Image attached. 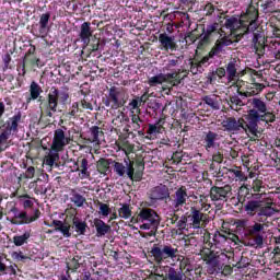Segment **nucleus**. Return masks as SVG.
Listing matches in <instances>:
<instances>
[{"mask_svg":"<svg viewBox=\"0 0 280 280\" xmlns=\"http://www.w3.org/2000/svg\"><path fill=\"white\" fill-rule=\"evenodd\" d=\"M69 143V139L67 135H65V130L58 128L54 131V138L51 143L52 152H62L65 150V145Z\"/></svg>","mask_w":280,"mask_h":280,"instance_id":"nucleus-22","label":"nucleus"},{"mask_svg":"<svg viewBox=\"0 0 280 280\" xmlns=\"http://www.w3.org/2000/svg\"><path fill=\"white\" fill-rule=\"evenodd\" d=\"M218 141H220V135L213 130L203 131L201 136V142L206 152H211L218 148Z\"/></svg>","mask_w":280,"mask_h":280,"instance_id":"nucleus-20","label":"nucleus"},{"mask_svg":"<svg viewBox=\"0 0 280 280\" xmlns=\"http://www.w3.org/2000/svg\"><path fill=\"white\" fill-rule=\"evenodd\" d=\"M218 43L223 46V48L229 47L230 45H233V40L229 37H222L221 39H218Z\"/></svg>","mask_w":280,"mask_h":280,"instance_id":"nucleus-62","label":"nucleus"},{"mask_svg":"<svg viewBox=\"0 0 280 280\" xmlns=\"http://www.w3.org/2000/svg\"><path fill=\"white\" fill-rule=\"evenodd\" d=\"M240 59L232 58L226 65V74L229 80L237 78V69H240Z\"/></svg>","mask_w":280,"mask_h":280,"instance_id":"nucleus-31","label":"nucleus"},{"mask_svg":"<svg viewBox=\"0 0 280 280\" xmlns=\"http://www.w3.org/2000/svg\"><path fill=\"white\" fill-rule=\"evenodd\" d=\"M75 172H80L83 178H90L91 172H89V160L86 158L80 156L74 162Z\"/></svg>","mask_w":280,"mask_h":280,"instance_id":"nucleus-30","label":"nucleus"},{"mask_svg":"<svg viewBox=\"0 0 280 280\" xmlns=\"http://www.w3.org/2000/svg\"><path fill=\"white\" fill-rule=\"evenodd\" d=\"M166 280H185V272L182 269L168 267L166 272Z\"/></svg>","mask_w":280,"mask_h":280,"instance_id":"nucleus-37","label":"nucleus"},{"mask_svg":"<svg viewBox=\"0 0 280 280\" xmlns=\"http://www.w3.org/2000/svg\"><path fill=\"white\" fill-rule=\"evenodd\" d=\"M85 110H93V103L86 96L78 102H73L68 112H66L65 117L67 119H78Z\"/></svg>","mask_w":280,"mask_h":280,"instance_id":"nucleus-13","label":"nucleus"},{"mask_svg":"<svg viewBox=\"0 0 280 280\" xmlns=\"http://www.w3.org/2000/svg\"><path fill=\"white\" fill-rule=\"evenodd\" d=\"M170 188L166 185H159L151 189L150 199L151 200H168Z\"/></svg>","mask_w":280,"mask_h":280,"instance_id":"nucleus-26","label":"nucleus"},{"mask_svg":"<svg viewBox=\"0 0 280 280\" xmlns=\"http://www.w3.org/2000/svg\"><path fill=\"white\" fill-rule=\"evenodd\" d=\"M160 49L162 51H177L178 44H176V37L162 33L159 35Z\"/></svg>","mask_w":280,"mask_h":280,"instance_id":"nucleus-23","label":"nucleus"},{"mask_svg":"<svg viewBox=\"0 0 280 280\" xmlns=\"http://www.w3.org/2000/svg\"><path fill=\"white\" fill-rule=\"evenodd\" d=\"M119 95H121V92L117 86L109 88L108 95L103 100V104L113 110L121 108L124 104H126V101H124V98H119Z\"/></svg>","mask_w":280,"mask_h":280,"instance_id":"nucleus-16","label":"nucleus"},{"mask_svg":"<svg viewBox=\"0 0 280 280\" xmlns=\"http://www.w3.org/2000/svg\"><path fill=\"white\" fill-rule=\"evenodd\" d=\"M72 224V229H74L78 235H86V229H89V224H86L85 221H82V219L78 217H73Z\"/></svg>","mask_w":280,"mask_h":280,"instance_id":"nucleus-33","label":"nucleus"},{"mask_svg":"<svg viewBox=\"0 0 280 280\" xmlns=\"http://www.w3.org/2000/svg\"><path fill=\"white\" fill-rule=\"evenodd\" d=\"M212 161L214 163H222V161H224V154H222L220 151L213 153Z\"/></svg>","mask_w":280,"mask_h":280,"instance_id":"nucleus-61","label":"nucleus"},{"mask_svg":"<svg viewBox=\"0 0 280 280\" xmlns=\"http://www.w3.org/2000/svg\"><path fill=\"white\" fill-rule=\"evenodd\" d=\"M50 226H55V231L62 234L63 237H71V223L67 220H54Z\"/></svg>","mask_w":280,"mask_h":280,"instance_id":"nucleus-28","label":"nucleus"},{"mask_svg":"<svg viewBox=\"0 0 280 280\" xmlns=\"http://www.w3.org/2000/svg\"><path fill=\"white\" fill-rule=\"evenodd\" d=\"M2 62H3L2 71H8V69H10V63L12 62V56H10V54L7 52L2 57Z\"/></svg>","mask_w":280,"mask_h":280,"instance_id":"nucleus-55","label":"nucleus"},{"mask_svg":"<svg viewBox=\"0 0 280 280\" xmlns=\"http://www.w3.org/2000/svg\"><path fill=\"white\" fill-rule=\"evenodd\" d=\"M118 215L122 218V220H129V218H132V207H130L129 203H120Z\"/></svg>","mask_w":280,"mask_h":280,"instance_id":"nucleus-41","label":"nucleus"},{"mask_svg":"<svg viewBox=\"0 0 280 280\" xmlns=\"http://www.w3.org/2000/svg\"><path fill=\"white\" fill-rule=\"evenodd\" d=\"M98 206L101 215L108 218V215H110V207L102 201H98Z\"/></svg>","mask_w":280,"mask_h":280,"instance_id":"nucleus-52","label":"nucleus"},{"mask_svg":"<svg viewBox=\"0 0 280 280\" xmlns=\"http://www.w3.org/2000/svg\"><path fill=\"white\" fill-rule=\"evenodd\" d=\"M245 97H243L236 90V93L230 94L225 102L228 106L231 108V110H240L242 106H246V103H244Z\"/></svg>","mask_w":280,"mask_h":280,"instance_id":"nucleus-27","label":"nucleus"},{"mask_svg":"<svg viewBox=\"0 0 280 280\" xmlns=\"http://www.w3.org/2000/svg\"><path fill=\"white\" fill-rule=\"evenodd\" d=\"M218 95H206L202 97L203 104H207L212 110H220V101Z\"/></svg>","mask_w":280,"mask_h":280,"instance_id":"nucleus-34","label":"nucleus"},{"mask_svg":"<svg viewBox=\"0 0 280 280\" xmlns=\"http://www.w3.org/2000/svg\"><path fill=\"white\" fill-rule=\"evenodd\" d=\"M220 32H222V26L218 22L208 24L207 27H203V37L198 42L197 49H205L207 45L211 44V36H219Z\"/></svg>","mask_w":280,"mask_h":280,"instance_id":"nucleus-15","label":"nucleus"},{"mask_svg":"<svg viewBox=\"0 0 280 280\" xmlns=\"http://www.w3.org/2000/svg\"><path fill=\"white\" fill-rule=\"evenodd\" d=\"M163 130H165V128L161 122L149 124V129L147 130L149 137L147 136L145 139H153L156 135H163Z\"/></svg>","mask_w":280,"mask_h":280,"instance_id":"nucleus-36","label":"nucleus"},{"mask_svg":"<svg viewBox=\"0 0 280 280\" xmlns=\"http://www.w3.org/2000/svg\"><path fill=\"white\" fill-rule=\"evenodd\" d=\"M51 19V13L46 12L39 15L38 24L32 27V34L36 38H45L49 34V20Z\"/></svg>","mask_w":280,"mask_h":280,"instance_id":"nucleus-17","label":"nucleus"},{"mask_svg":"<svg viewBox=\"0 0 280 280\" xmlns=\"http://www.w3.org/2000/svg\"><path fill=\"white\" fill-rule=\"evenodd\" d=\"M172 161L173 163H175V165H178V163L183 161V152L176 151L175 153H173Z\"/></svg>","mask_w":280,"mask_h":280,"instance_id":"nucleus-58","label":"nucleus"},{"mask_svg":"<svg viewBox=\"0 0 280 280\" xmlns=\"http://www.w3.org/2000/svg\"><path fill=\"white\" fill-rule=\"evenodd\" d=\"M201 259L207 264V266H212V268H218V259H231L225 253H221L219 256L215 252L207 248L201 250Z\"/></svg>","mask_w":280,"mask_h":280,"instance_id":"nucleus-21","label":"nucleus"},{"mask_svg":"<svg viewBox=\"0 0 280 280\" xmlns=\"http://www.w3.org/2000/svg\"><path fill=\"white\" fill-rule=\"evenodd\" d=\"M258 19L259 4L255 5L250 3L246 12L243 13L240 19L235 16L229 18V15L224 16L225 22L223 23V27L230 30L231 34L236 38H244L246 34H254V49L258 56H261L266 52V37L257 32V30H259V24L257 23Z\"/></svg>","mask_w":280,"mask_h":280,"instance_id":"nucleus-1","label":"nucleus"},{"mask_svg":"<svg viewBox=\"0 0 280 280\" xmlns=\"http://www.w3.org/2000/svg\"><path fill=\"white\" fill-rule=\"evenodd\" d=\"M150 254L154 258L155 264H163L167 259H176L178 257V248L172 246V244H153Z\"/></svg>","mask_w":280,"mask_h":280,"instance_id":"nucleus-9","label":"nucleus"},{"mask_svg":"<svg viewBox=\"0 0 280 280\" xmlns=\"http://www.w3.org/2000/svg\"><path fill=\"white\" fill-rule=\"evenodd\" d=\"M203 12H206V16H212L213 12H215V5H213L211 2H208L203 8Z\"/></svg>","mask_w":280,"mask_h":280,"instance_id":"nucleus-57","label":"nucleus"},{"mask_svg":"<svg viewBox=\"0 0 280 280\" xmlns=\"http://www.w3.org/2000/svg\"><path fill=\"white\" fill-rule=\"evenodd\" d=\"M259 121H265V124H275L277 121V116L272 112L265 110L259 118H258V124Z\"/></svg>","mask_w":280,"mask_h":280,"instance_id":"nucleus-45","label":"nucleus"},{"mask_svg":"<svg viewBox=\"0 0 280 280\" xmlns=\"http://www.w3.org/2000/svg\"><path fill=\"white\" fill-rule=\"evenodd\" d=\"M202 209H205V203H201V208L191 206L189 211L186 212L189 229H202L209 222V214L203 213Z\"/></svg>","mask_w":280,"mask_h":280,"instance_id":"nucleus-11","label":"nucleus"},{"mask_svg":"<svg viewBox=\"0 0 280 280\" xmlns=\"http://www.w3.org/2000/svg\"><path fill=\"white\" fill-rule=\"evenodd\" d=\"M30 96L26 98V104L38 100L39 109L44 117H54L55 113H58V104H67L69 102V93L60 91L57 88H51L46 100L40 96L43 88L36 82H31Z\"/></svg>","mask_w":280,"mask_h":280,"instance_id":"nucleus-3","label":"nucleus"},{"mask_svg":"<svg viewBox=\"0 0 280 280\" xmlns=\"http://www.w3.org/2000/svg\"><path fill=\"white\" fill-rule=\"evenodd\" d=\"M35 174H36V168L34 166H30L26 170L25 178H33Z\"/></svg>","mask_w":280,"mask_h":280,"instance_id":"nucleus-64","label":"nucleus"},{"mask_svg":"<svg viewBox=\"0 0 280 280\" xmlns=\"http://www.w3.org/2000/svg\"><path fill=\"white\" fill-rule=\"evenodd\" d=\"M261 189H264V180L254 179L249 188V194H260Z\"/></svg>","mask_w":280,"mask_h":280,"instance_id":"nucleus-49","label":"nucleus"},{"mask_svg":"<svg viewBox=\"0 0 280 280\" xmlns=\"http://www.w3.org/2000/svg\"><path fill=\"white\" fill-rule=\"evenodd\" d=\"M23 119V114L21 112L15 113L13 116L9 117L7 120L0 119V143H8V139L19 132V124Z\"/></svg>","mask_w":280,"mask_h":280,"instance_id":"nucleus-8","label":"nucleus"},{"mask_svg":"<svg viewBox=\"0 0 280 280\" xmlns=\"http://www.w3.org/2000/svg\"><path fill=\"white\" fill-rule=\"evenodd\" d=\"M12 257L13 259H18V261H25V259H30V257L23 255V252H13Z\"/></svg>","mask_w":280,"mask_h":280,"instance_id":"nucleus-60","label":"nucleus"},{"mask_svg":"<svg viewBox=\"0 0 280 280\" xmlns=\"http://www.w3.org/2000/svg\"><path fill=\"white\" fill-rule=\"evenodd\" d=\"M222 127L226 132L240 135V132H248V122L244 118L226 117L222 121Z\"/></svg>","mask_w":280,"mask_h":280,"instance_id":"nucleus-12","label":"nucleus"},{"mask_svg":"<svg viewBox=\"0 0 280 280\" xmlns=\"http://www.w3.org/2000/svg\"><path fill=\"white\" fill-rule=\"evenodd\" d=\"M188 266H191V260L189 258L183 257L179 262V270H186Z\"/></svg>","mask_w":280,"mask_h":280,"instance_id":"nucleus-59","label":"nucleus"},{"mask_svg":"<svg viewBox=\"0 0 280 280\" xmlns=\"http://www.w3.org/2000/svg\"><path fill=\"white\" fill-rule=\"evenodd\" d=\"M231 196H233V187L229 184L210 188V199L212 202H229Z\"/></svg>","mask_w":280,"mask_h":280,"instance_id":"nucleus-14","label":"nucleus"},{"mask_svg":"<svg viewBox=\"0 0 280 280\" xmlns=\"http://www.w3.org/2000/svg\"><path fill=\"white\" fill-rule=\"evenodd\" d=\"M178 210L174 209L172 213L166 217V226H176V222L179 220Z\"/></svg>","mask_w":280,"mask_h":280,"instance_id":"nucleus-48","label":"nucleus"},{"mask_svg":"<svg viewBox=\"0 0 280 280\" xmlns=\"http://www.w3.org/2000/svg\"><path fill=\"white\" fill-rule=\"evenodd\" d=\"M228 174H229L230 178H232L233 180H240L241 183L246 180V175L244 174V172H242V168H240L237 166L228 168Z\"/></svg>","mask_w":280,"mask_h":280,"instance_id":"nucleus-38","label":"nucleus"},{"mask_svg":"<svg viewBox=\"0 0 280 280\" xmlns=\"http://www.w3.org/2000/svg\"><path fill=\"white\" fill-rule=\"evenodd\" d=\"M222 51H224V48L217 40L208 55L203 57L197 55L194 57V59L190 61V73H192V75H198V73H202L205 71V67H209V60H211V58H215V56H220Z\"/></svg>","mask_w":280,"mask_h":280,"instance_id":"nucleus-7","label":"nucleus"},{"mask_svg":"<svg viewBox=\"0 0 280 280\" xmlns=\"http://www.w3.org/2000/svg\"><path fill=\"white\" fill-rule=\"evenodd\" d=\"M86 47H89L90 51H98L100 49V39L97 37H93L92 40L90 39L89 45H86Z\"/></svg>","mask_w":280,"mask_h":280,"instance_id":"nucleus-53","label":"nucleus"},{"mask_svg":"<svg viewBox=\"0 0 280 280\" xmlns=\"http://www.w3.org/2000/svg\"><path fill=\"white\" fill-rule=\"evenodd\" d=\"M96 170L98 174H103L104 176H106L110 170V160L101 158L96 162Z\"/></svg>","mask_w":280,"mask_h":280,"instance_id":"nucleus-39","label":"nucleus"},{"mask_svg":"<svg viewBox=\"0 0 280 280\" xmlns=\"http://www.w3.org/2000/svg\"><path fill=\"white\" fill-rule=\"evenodd\" d=\"M252 81L253 83L246 85V88L237 86V93L238 95H241V97H244L246 100V97L259 95V93H261V91L266 89V85H264V83H257L255 82V79H252Z\"/></svg>","mask_w":280,"mask_h":280,"instance_id":"nucleus-19","label":"nucleus"},{"mask_svg":"<svg viewBox=\"0 0 280 280\" xmlns=\"http://www.w3.org/2000/svg\"><path fill=\"white\" fill-rule=\"evenodd\" d=\"M125 163V165H124ZM124 163L114 162V172L117 176H128L130 180L139 183L143 179V172L145 171V162L143 160H137L136 162L130 160V156L124 159Z\"/></svg>","mask_w":280,"mask_h":280,"instance_id":"nucleus-4","label":"nucleus"},{"mask_svg":"<svg viewBox=\"0 0 280 280\" xmlns=\"http://www.w3.org/2000/svg\"><path fill=\"white\" fill-rule=\"evenodd\" d=\"M56 159H58V153L48 155L46 159V165L52 167L54 163H56Z\"/></svg>","mask_w":280,"mask_h":280,"instance_id":"nucleus-63","label":"nucleus"},{"mask_svg":"<svg viewBox=\"0 0 280 280\" xmlns=\"http://www.w3.org/2000/svg\"><path fill=\"white\" fill-rule=\"evenodd\" d=\"M165 75V82H170L172 86H178L180 84V73L178 72H172V73H166Z\"/></svg>","mask_w":280,"mask_h":280,"instance_id":"nucleus-47","label":"nucleus"},{"mask_svg":"<svg viewBox=\"0 0 280 280\" xmlns=\"http://www.w3.org/2000/svg\"><path fill=\"white\" fill-rule=\"evenodd\" d=\"M164 82H166V81H165V74H163V73L156 74V75L148 79V84L151 88L159 86V85L163 84Z\"/></svg>","mask_w":280,"mask_h":280,"instance_id":"nucleus-46","label":"nucleus"},{"mask_svg":"<svg viewBox=\"0 0 280 280\" xmlns=\"http://www.w3.org/2000/svg\"><path fill=\"white\" fill-rule=\"evenodd\" d=\"M94 226L97 237H104L107 233H110V225L106 224L102 219L94 220Z\"/></svg>","mask_w":280,"mask_h":280,"instance_id":"nucleus-32","label":"nucleus"},{"mask_svg":"<svg viewBox=\"0 0 280 280\" xmlns=\"http://www.w3.org/2000/svg\"><path fill=\"white\" fill-rule=\"evenodd\" d=\"M45 62L40 58L36 57V46L31 45L28 50L25 52L22 63L18 66L19 75L25 78L27 73V67L31 69H43Z\"/></svg>","mask_w":280,"mask_h":280,"instance_id":"nucleus-10","label":"nucleus"},{"mask_svg":"<svg viewBox=\"0 0 280 280\" xmlns=\"http://www.w3.org/2000/svg\"><path fill=\"white\" fill-rule=\"evenodd\" d=\"M175 229H177L178 231H187L191 229L189 228V221L187 219V214H183L182 217H179V219L175 223Z\"/></svg>","mask_w":280,"mask_h":280,"instance_id":"nucleus-44","label":"nucleus"},{"mask_svg":"<svg viewBox=\"0 0 280 280\" xmlns=\"http://www.w3.org/2000/svg\"><path fill=\"white\" fill-rule=\"evenodd\" d=\"M141 104H143V96L131 100V102L129 103V106L132 110H137V108L141 106Z\"/></svg>","mask_w":280,"mask_h":280,"instance_id":"nucleus-54","label":"nucleus"},{"mask_svg":"<svg viewBox=\"0 0 280 280\" xmlns=\"http://www.w3.org/2000/svg\"><path fill=\"white\" fill-rule=\"evenodd\" d=\"M247 104L250 106V109L247 113L248 132L253 137H258L257 132H259V117L261 114L268 110V105L259 97L249 98Z\"/></svg>","mask_w":280,"mask_h":280,"instance_id":"nucleus-5","label":"nucleus"},{"mask_svg":"<svg viewBox=\"0 0 280 280\" xmlns=\"http://www.w3.org/2000/svg\"><path fill=\"white\" fill-rule=\"evenodd\" d=\"M70 200L73 202L74 207L79 208L84 207V202H86V198L75 190H72Z\"/></svg>","mask_w":280,"mask_h":280,"instance_id":"nucleus-43","label":"nucleus"},{"mask_svg":"<svg viewBox=\"0 0 280 280\" xmlns=\"http://www.w3.org/2000/svg\"><path fill=\"white\" fill-rule=\"evenodd\" d=\"M93 36V30H91V22H83L81 24L79 37L83 45H89L91 43V37Z\"/></svg>","mask_w":280,"mask_h":280,"instance_id":"nucleus-29","label":"nucleus"},{"mask_svg":"<svg viewBox=\"0 0 280 280\" xmlns=\"http://www.w3.org/2000/svg\"><path fill=\"white\" fill-rule=\"evenodd\" d=\"M139 218L141 222H149L153 226V231H156L161 224V215L152 208H142Z\"/></svg>","mask_w":280,"mask_h":280,"instance_id":"nucleus-18","label":"nucleus"},{"mask_svg":"<svg viewBox=\"0 0 280 280\" xmlns=\"http://www.w3.org/2000/svg\"><path fill=\"white\" fill-rule=\"evenodd\" d=\"M67 271L71 270L72 272H75L78 268H80V261L78 258L73 257L70 261L67 262Z\"/></svg>","mask_w":280,"mask_h":280,"instance_id":"nucleus-51","label":"nucleus"},{"mask_svg":"<svg viewBox=\"0 0 280 280\" xmlns=\"http://www.w3.org/2000/svg\"><path fill=\"white\" fill-rule=\"evenodd\" d=\"M273 54L278 60H280V40H272L271 42Z\"/></svg>","mask_w":280,"mask_h":280,"instance_id":"nucleus-56","label":"nucleus"},{"mask_svg":"<svg viewBox=\"0 0 280 280\" xmlns=\"http://www.w3.org/2000/svg\"><path fill=\"white\" fill-rule=\"evenodd\" d=\"M236 231L243 233L245 237H254V242L256 246L264 245V233L265 225L264 223L255 222L254 224H249L248 220L242 219L235 222Z\"/></svg>","mask_w":280,"mask_h":280,"instance_id":"nucleus-6","label":"nucleus"},{"mask_svg":"<svg viewBox=\"0 0 280 280\" xmlns=\"http://www.w3.org/2000/svg\"><path fill=\"white\" fill-rule=\"evenodd\" d=\"M32 237V233L24 232L22 235H15L13 236V244L14 246H23L27 244V241Z\"/></svg>","mask_w":280,"mask_h":280,"instance_id":"nucleus-42","label":"nucleus"},{"mask_svg":"<svg viewBox=\"0 0 280 280\" xmlns=\"http://www.w3.org/2000/svg\"><path fill=\"white\" fill-rule=\"evenodd\" d=\"M143 124V119H141V116L137 114L131 115V126L132 130L138 132L139 137H143V131L141 130V125Z\"/></svg>","mask_w":280,"mask_h":280,"instance_id":"nucleus-40","label":"nucleus"},{"mask_svg":"<svg viewBox=\"0 0 280 280\" xmlns=\"http://www.w3.org/2000/svg\"><path fill=\"white\" fill-rule=\"evenodd\" d=\"M40 218V210L35 209L34 214L27 217L26 211L19 212L15 219H11V224H32V222H36Z\"/></svg>","mask_w":280,"mask_h":280,"instance_id":"nucleus-25","label":"nucleus"},{"mask_svg":"<svg viewBox=\"0 0 280 280\" xmlns=\"http://www.w3.org/2000/svg\"><path fill=\"white\" fill-rule=\"evenodd\" d=\"M237 200L249 218L257 215L258 222H266L268 218H272V215L277 213L272 203L264 202V200H261V194L250 192V188L246 185L238 188Z\"/></svg>","mask_w":280,"mask_h":280,"instance_id":"nucleus-2","label":"nucleus"},{"mask_svg":"<svg viewBox=\"0 0 280 280\" xmlns=\"http://www.w3.org/2000/svg\"><path fill=\"white\" fill-rule=\"evenodd\" d=\"M214 244H226L229 242V235L222 234L220 231H217L213 235Z\"/></svg>","mask_w":280,"mask_h":280,"instance_id":"nucleus-50","label":"nucleus"},{"mask_svg":"<svg viewBox=\"0 0 280 280\" xmlns=\"http://www.w3.org/2000/svg\"><path fill=\"white\" fill-rule=\"evenodd\" d=\"M90 143H100V138L104 137V131L98 126H92L89 130Z\"/></svg>","mask_w":280,"mask_h":280,"instance_id":"nucleus-35","label":"nucleus"},{"mask_svg":"<svg viewBox=\"0 0 280 280\" xmlns=\"http://www.w3.org/2000/svg\"><path fill=\"white\" fill-rule=\"evenodd\" d=\"M188 199H189V195L187 194V187L185 186L179 187L175 191L174 199L172 200L173 209H175V211H180V208L187 205Z\"/></svg>","mask_w":280,"mask_h":280,"instance_id":"nucleus-24","label":"nucleus"}]
</instances>
